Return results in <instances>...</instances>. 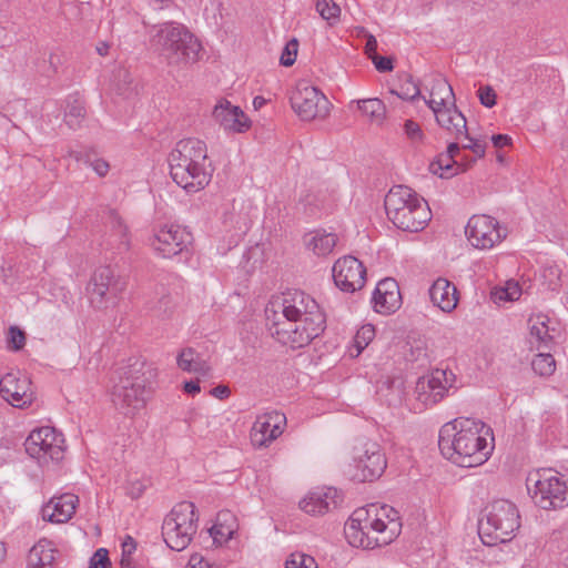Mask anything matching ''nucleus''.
<instances>
[{"mask_svg": "<svg viewBox=\"0 0 568 568\" xmlns=\"http://www.w3.org/2000/svg\"><path fill=\"white\" fill-rule=\"evenodd\" d=\"M489 433L481 420L456 418L442 426L438 447L445 458L460 467L479 466L493 450L486 438Z\"/></svg>", "mask_w": 568, "mask_h": 568, "instance_id": "nucleus-1", "label": "nucleus"}, {"mask_svg": "<svg viewBox=\"0 0 568 568\" xmlns=\"http://www.w3.org/2000/svg\"><path fill=\"white\" fill-rule=\"evenodd\" d=\"M173 181L187 192H197L211 181L213 166L207 160L206 144L199 139H183L169 154Z\"/></svg>", "mask_w": 568, "mask_h": 568, "instance_id": "nucleus-2", "label": "nucleus"}, {"mask_svg": "<svg viewBox=\"0 0 568 568\" xmlns=\"http://www.w3.org/2000/svg\"><path fill=\"white\" fill-rule=\"evenodd\" d=\"M119 382L113 386L112 402L124 415H134L144 408L153 392L156 369L146 362L135 358L121 367Z\"/></svg>", "mask_w": 568, "mask_h": 568, "instance_id": "nucleus-3", "label": "nucleus"}, {"mask_svg": "<svg viewBox=\"0 0 568 568\" xmlns=\"http://www.w3.org/2000/svg\"><path fill=\"white\" fill-rule=\"evenodd\" d=\"M151 48L169 67L182 69L199 59L201 44L181 23L164 22L150 30Z\"/></svg>", "mask_w": 568, "mask_h": 568, "instance_id": "nucleus-4", "label": "nucleus"}, {"mask_svg": "<svg viewBox=\"0 0 568 568\" xmlns=\"http://www.w3.org/2000/svg\"><path fill=\"white\" fill-rule=\"evenodd\" d=\"M384 206L388 220L405 232L423 231L432 219L428 203L405 185L393 186L385 196Z\"/></svg>", "mask_w": 568, "mask_h": 568, "instance_id": "nucleus-5", "label": "nucleus"}, {"mask_svg": "<svg viewBox=\"0 0 568 568\" xmlns=\"http://www.w3.org/2000/svg\"><path fill=\"white\" fill-rule=\"evenodd\" d=\"M402 524L397 518L383 523L374 518L367 507L353 511L345 524L344 532L349 545L357 548L374 549L390 544L400 532Z\"/></svg>", "mask_w": 568, "mask_h": 568, "instance_id": "nucleus-6", "label": "nucleus"}, {"mask_svg": "<svg viewBox=\"0 0 568 568\" xmlns=\"http://www.w3.org/2000/svg\"><path fill=\"white\" fill-rule=\"evenodd\" d=\"M402 524L397 518L383 523L374 518L367 507L353 511L345 524L344 532L349 545L357 548L374 549L390 544L400 532Z\"/></svg>", "mask_w": 568, "mask_h": 568, "instance_id": "nucleus-7", "label": "nucleus"}, {"mask_svg": "<svg viewBox=\"0 0 568 568\" xmlns=\"http://www.w3.org/2000/svg\"><path fill=\"white\" fill-rule=\"evenodd\" d=\"M520 516L515 504L497 499L487 505L478 523V532L483 544L495 546L513 539L520 527Z\"/></svg>", "mask_w": 568, "mask_h": 568, "instance_id": "nucleus-8", "label": "nucleus"}, {"mask_svg": "<svg viewBox=\"0 0 568 568\" xmlns=\"http://www.w3.org/2000/svg\"><path fill=\"white\" fill-rule=\"evenodd\" d=\"M326 327V320L320 317H291L275 316L268 329L280 344L292 349L307 346L314 338L318 337Z\"/></svg>", "mask_w": 568, "mask_h": 568, "instance_id": "nucleus-9", "label": "nucleus"}, {"mask_svg": "<svg viewBox=\"0 0 568 568\" xmlns=\"http://www.w3.org/2000/svg\"><path fill=\"white\" fill-rule=\"evenodd\" d=\"M199 515L191 501H181L165 516L162 536L166 546L175 551L184 550L197 531Z\"/></svg>", "mask_w": 568, "mask_h": 568, "instance_id": "nucleus-10", "label": "nucleus"}, {"mask_svg": "<svg viewBox=\"0 0 568 568\" xmlns=\"http://www.w3.org/2000/svg\"><path fill=\"white\" fill-rule=\"evenodd\" d=\"M527 489L534 503L541 509H561L568 506V481L552 469L529 474Z\"/></svg>", "mask_w": 568, "mask_h": 568, "instance_id": "nucleus-11", "label": "nucleus"}, {"mask_svg": "<svg viewBox=\"0 0 568 568\" xmlns=\"http://www.w3.org/2000/svg\"><path fill=\"white\" fill-rule=\"evenodd\" d=\"M352 477L361 483L379 478L387 467L385 453L377 442L358 438L352 449Z\"/></svg>", "mask_w": 568, "mask_h": 568, "instance_id": "nucleus-12", "label": "nucleus"}, {"mask_svg": "<svg viewBox=\"0 0 568 568\" xmlns=\"http://www.w3.org/2000/svg\"><path fill=\"white\" fill-rule=\"evenodd\" d=\"M126 288L124 277L116 275L110 266H101L93 273L88 286L89 302L95 310L115 307Z\"/></svg>", "mask_w": 568, "mask_h": 568, "instance_id": "nucleus-13", "label": "nucleus"}, {"mask_svg": "<svg viewBox=\"0 0 568 568\" xmlns=\"http://www.w3.org/2000/svg\"><path fill=\"white\" fill-rule=\"evenodd\" d=\"M63 442L61 434L47 426L32 430L26 439L24 447L27 454L40 463L59 462L63 458Z\"/></svg>", "mask_w": 568, "mask_h": 568, "instance_id": "nucleus-14", "label": "nucleus"}, {"mask_svg": "<svg viewBox=\"0 0 568 568\" xmlns=\"http://www.w3.org/2000/svg\"><path fill=\"white\" fill-rule=\"evenodd\" d=\"M291 105L303 121L325 118L329 113V101L315 87L300 82L291 95Z\"/></svg>", "mask_w": 568, "mask_h": 568, "instance_id": "nucleus-15", "label": "nucleus"}, {"mask_svg": "<svg viewBox=\"0 0 568 568\" xmlns=\"http://www.w3.org/2000/svg\"><path fill=\"white\" fill-rule=\"evenodd\" d=\"M465 233L471 245L480 250L491 248L506 237V232H503L498 221L484 214L471 216Z\"/></svg>", "mask_w": 568, "mask_h": 568, "instance_id": "nucleus-16", "label": "nucleus"}, {"mask_svg": "<svg viewBox=\"0 0 568 568\" xmlns=\"http://www.w3.org/2000/svg\"><path fill=\"white\" fill-rule=\"evenodd\" d=\"M149 241L159 255L172 257L186 248L192 241V235L184 227L171 224L158 230Z\"/></svg>", "mask_w": 568, "mask_h": 568, "instance_id": "nucleus-17", "label": "nucleus"}, {"mask_svg": "<svg viewBox=\"0 0 568 568\" xmlns=\"http://www.w3.org/2000/svg\"><path fill=\"white\" fill-rule=\"evenodd\" d=\"M332 272L335 285L343 292L353 293L365 285L366 268L354 256L338 258Z\"/></svg>", "mask_w": 568, "mask_h": 568, "instance_id": "nucleus-18", "label": "nucleus"}, {"mask_svg": "<svg viewBox=\"0 0 568 568\" xmlns=\"http://www.w3.org/2000/svg\"><path fill=\"white\" fill-rule=\"evenodd\" d=\"M454 374L445 369H435L429 376L418 378L415 392L417 399L426 406L440 402L453 386Z\"/></svg>", "mask_w": 568, "mask_h": 568, "instance_id": "nucleus-19", "label": "nucleus"}, {"mask_svg": "<svg viewBox=\"0 0 568 568\" xmlns=\"http://www.w3.org/2000/svg\"><path fill=\"white\" fill-rule=\"evenodd\" d=\"M285 425L286 416L281 412L272 410L258 415L250 433L252 445L257 448L267 447L283 433Z\"/></svg>", "mask_w": 568, "mask_h": 568, "instance_id": "nucleus-20", "label": "nucleus"}, {"mask_svg": "<svg viewBox=\"0 0 568 568\" xmlns=\"http://www.w3.org/2000/svg\"><path fill=\"white\" fill-rule=\"evenodd\" d=\"M0 395L10 405L24 408L32 404L34 396L30 390V381L20 372L7 373L0 379Z\"/></svg>", "mask_w": 568, "mask_h": 568, "instance_id": "nucleus-21", "label": "nucleus"}, {"mask_svg": "<svg viewBox=\"0 0 568 568\" xmlns=\"http://www.w3.org/2000/svg\"><path fill=\"white\" fill-rule=\"evenodd\" d=\"M280 316L302 318H315L316 316L320 320H326L317 302L308 294L298 290L288 291L283 294L282 313Z\"/></svg>", "mask_w": 568, "mask_h": 568, "instance_id": "nucleus-22", "label": "nucleus"}, {"mask_svg": "<svg viewBox=\"0 0 568 568\" xmlns=\"http://www.w3.org/2000/svg\"><path fill=\"white\" fill-rule=\"evenodd\" d=\"M213 118L225 131L244 132L250 128V121L242 109L226 99H221L214 106Z\"/></svg>", "mask_w": 568, "mask_h": 568, "instance_id": "nucleus-23", "label": "nucleus"}, {"mask_svg": "<svg viewBox=\"0 0 568 568\" xmlns=\"http://www.w3.org/2000/svg\"><path fill=\"white\" fill-rule=\"evenodd\" d=\"M437 124L447 131L455 140L468 138L467 120L465 115L457 109L456 103L432 110Z\"/></svg>", "mask_w": 568, "mask_h": 568, "instance_id": "nucleus-24", "label": "nucleus"}, {"mask_svg": "<svg viewBox=\"0 0 568 568\" xmlns=\"http://www.w3.org/2000/svg\"><path fill=\"white\" fill-rule=\"evenodd\" d=\"M78 503L79 497L73 494L52 497L42 507L43 519L57 524L67 523L74 515Z\"/></svg>", "mask_w": 568, "mask_h": 568, "instance_id": "nucleus-25", "label": "nucleus"}, {"mask_svg": "<svg viewBox=\"0 0 568 568\" xmlns=\"http://www.w3.org/2000/svg\"><path fill=\"white\" fill-rule=\"evenodd\" d=\"M337 498V490L335 488L317 489L310 493L300 503V506L306 514L313 516L323 515L337 507L339 503Z\"/></svg>", "mask_w": 568, "mask_h": 568, "instance_id": "nucleus-26", "label": "nucleus"}, {"mask_svg": "<svg viewBox=\"0 0 568 568\" xmlns=\"http://www.w3.org/2000/svg\"><path fill=\"white\" fill-rule=\"evenodd\" d=\"M430 301L444 312H452L457 306V288L448 280L439 277L429 288Z\"/></svg>", "mask_w": 568, "mask_h": 568, "instance_id": "nucleus-27", "label": "nucleus"}, {"mask_svg": "<svg viewBox=\"0 0 568 568\" xmlns=\"http://www.w3.org/2000/svg\"><path fill=\"white\" fill-rule=\"evenodd\" d=\"M424 101L430 110L448 106L452 102L456 103L452 85L442 75H436L432 80L429 99L424 98Z\"/></svg>", "mask_w": 568, "mask_h": 568, "instance_id": "nucleus-28", "label": "nucleus"}, {"mask_svg": "<svg viewBox=\"0 0 568 568\" xmlns=\"http://www.w3.org/2000/svg\"><path fill=\"white\" fill-rule=\"evenodd\" d=\"M57 549L52 541L40 539L28 554V566L30 568H51L55 559Z\"/></svg>", "mask_w": 568, "mask_h": 568, "instance_id": "nucleus-29", "label": "nucleus"}, {"mask_svg": "<svg viewBox=\"0 0 568 568\" xmlns=\"http://www.w3.org/2000/svg\"><path fill=\"white\" fill-rule=\"evenodd\" d=\"M85 114L83 99L78 93L70 94L65 100L64 121L67 125L72 130L79 129Z\"/></svg>", "mask_w": 568, "mask_h": 568, "instance_id": "nucleus-30", "label": "nucleus"}, {"mask_svg": "<svg viewBox=\"0 0 568 568\" xmlns=\"http://www.w3.org/2000/svg\"><path fill=\"white\" fill-rule=\"evenodd\" d=\"M475 161V159H470L467 165H463L445 152L440 153L433 162H430L429 170L433 174H438L440 178H450L458 173V169L462 168V170L465 171L467 166L473 164Z\"/></svg>", "mask_w": 568, "mask_h": 568, "instance_id": "nucleus-31", "label": "nucleus"}, {"mask_svg": "<svg viewBox=\"0 0 568 568\" xmlns=\"http://www.w3.org/2000/svg\"><path fill=\"white\" fill-rule=\"evenodd\" d=\"M529 328L531 338L536 339L535 347L537 351L550 349L554 343L552 336L549 334L545 316L529 318Z\"/></svg>", "mask_w": 568, "mask_h": 568, "instance_id": "nucleus-32", "label": "nucleus"}, {"mask_svg": "<svg viewBox=\"0 0 568 568\" xmlns=\"http://www.w3.org/2000/svg\"><path fill=\"white\" fill-rule=\"evenodd\" d=\"M336 235L315 231L311 234V239L306 241L307 247L317 256L328 255L336 245Z\"/></svg>", "mask_w": 568, "mask_h": 568, "instance_id": "nucleus-33", "label": "nucleus"}, {"mask_svg": "<svg viewBox=\"0 0 568 568\" xmlns=\"http://www.w3.org/2000/svg\"><path fill=\"white\" fill-rule=\"evenodd\" d=\"M372 302L377 313L389 314L400 306V293L399 291L395 293H383L379 298H377V295L373 294Z\"/></svg>", "mask_w": 568, "mask_h": 568, "instance_id": "nucleus-34", "label": "nucleus"}, {"mask_svg": "<svg viewBox=\"0 0 568 568\" xmlns=\"http://www.w3.org/2000/svg\"><path fill=\"white\" fill-rule=\"evenodd\" d=\"M550 349H541L531 361L534 372L540 376H550L556 371V361L549 353Z\"/></svg>", "mask_w": 568, "mask_h": 568, "instance_id": "nucleus-35", "label": "nucleus"}, {"mask_svg": "<svg viewBox=\"0 0 568 568\" xmlns=\"http://www.w3.org/2000/svg\"><path fill=\"white\" fill-rule=\"evenodd\" d=\"M178 366L186 372H205V363L199 358L193 348H185L179 354Z\"/></svg>", "mask_w": 568, "mask_h": 568, "instance_id": "nucleus-36", "label": "nucleus"}, {"mask_svg": "<svg viewBox=\"0 0 568 568\" xmlns=\"http://www.w3.org/2000/svg\"><path fill=\"white\" fill-rule=\"evenodd\" d=\"M357 108L362 111L363 114L371 118L374 121H382L386 113L385 104L382 100L374 99H363L357 100Z\"/></svg>", "mask_w": 568, "mask_h": 568, "instance_id": "nucleus-37", "label": "nucleus"}, {"mask_svg": "<svg viewBox=\"0 0 568 568\" xmlns=\"http://www.w3.org/2000/svg\"><path fill=\"white\" fill-rule=\"evenodd\" d=\"M175 302L170 294L164 293V287L161 288V296L152 302L151 311L156 317L166 318L173 314Z\"/></svg>", "mask_w": 568, "mask_h": 568, "instance_id": "nucleus-38", "label": "nucleus"}, {"mask_svg": "<svg viewBox=\"0 0 568 568\" xmlns=\"http://www.w3.org/2000/svg\"><path fill=\"white\" fill-rule=\"evenodd\" d=\"M390 93L396 94L403 100H415L420 95V89L417 83L414 82L412 75L404 74L398 90H390Z\"/></svg>", "mask_w": 568, "mask_h": 568, "instance_id": "nucleus-39", "label": "nucleus"}, {"mask_svg": "<svg viewBox=\"0 0 568 568\" xmlns=\"http://www.w3.org/2000/svg\"><path fill=\"white\" fill-rule=\"evenodd\" d=\"M315 8L320 16L328 21L329 24H334L339 18L341 8L334 0H315Z\"/></svg>", "mask_w": 568, "mask_h": 568, "instance_id": "nucleus-40", "label": "nucleus"}, {"mask_svg": "<svg viewBox=\"0 0 568 568\" xmlns=\"http://www.w3.org/2000/svg\"><path fill=\"white\" fill-rule=\"evenodd\" d=\"M108 223L114 232V236L119 237L120 246H122L123 248H128L126 226L123 224L121 217L114 210H109Z\"/></svg>", "mask_w": 568, "mask_h": 568, "instance_id": "nucleus-41", "label": "nucleus"}, {"mask_svg": "<svg viewBox=\"0 0 568 568\" xmlns=\"http://www.w3.org/2000/svg\"><path fill=\"white\" fill-rule=\"evenodd\" d=\"M285 568H318L316 560L304 552H293L285 562Z\"/></svg>", "mask_w": 568, "mask_h": 568, "instance_id": "nucleus-42", "label": "nucleus"}, {"mask_svg": "<svg viewBox=\"0 0 568 568\" xmlns=\"http://www.w3.org/2000/svg\"><path fill=\"white\" fill-rule=\"evenodd\" d=\"M375 336V328L372 324L363 325L355 335V344L358 352H362Z\"/></svg>", "mask_w": 568, "mask_h": 568, "instance_id": "nucleus-43", "label": "nucleus"}, {"mask_svg": "<svg viewBox=\"0 0 568 568\" xmlns=\"http://www.w3.org/2000/svg\"><path fill=\"white\" fill-rule=\"evenodd\" d=\"M298 41L297 39L290 40L281 54L280 63L284 67H291L294 64L297 55Z\"/></svg>", "mask_w": 568, "mask_h": 568, "instance_id": "nucleus-44", "label": "nucleus"}, {"mask_svg": "<svg viewBox=\"0 0 568 568\" xmlns=\"http://www.w3.org/2000/svg\"><path fill=\"white\" fill-rule=\"evenodd\" d=\"M367 508L374 516V518H379L383 523H387L393 518H397L399 520L397 516L398 513L393 507H389L387 505L377 506L372 504L368 505Z\"/></svg>", "mask_w": 568, "mask_h": 568, "instance_id": "nucleus-45", "label": "nucleus"}, {"mask_svg": "<svg viewBox=\"0 0 568 568\" xmlns=\"http://www.w3.org/2000/svg\"><path fill=\"white\" fill-rule=\"evenodd\" d=\"M26 344V334L17 326H11L8 334V347L12 351L21 349Z\"/></svg>", "mask_w": 568, "mask_h": 568, "instance_id": "nucleus-46", "label": "nucleus"}, {"mask_svg": "<svg viewBox=\"0 0 568 568\" xmlns=\"http://www.w3.org/2000/svg\"><path fill=\"white\" fill-rule=\"evenodd\" d=\"M120 82L116 85V91L120 95L124 98H130L134 93V88L132 87L133 79L128 71L119 72Z\"/></svg>", "mask_w": 568, "mask_h": 568, "instance_id": "nucleus-47", "label": "nucleus"}, {"mask_svg": "<svg viewBox=\"0 0 568 568\" xmlns=\"http://www.w3.org/2000/svg\"><path fill=\"white\" fill-rule=\"evenodd\" d=\"M209 532L213 539V542L221 545L223 540L232 538L234 529L232 527H224L221 524H215L212 528H210Z\"/></svg>", "mask_w": 568, "mask_h": 568, "instance_id": "nucleus-48", "label": "nucleus"}, {"mask_svg": "<svg viewBox=\"0 0 568 568\" xmlns=\"http://www.w3.org/2000/svg\"><path fill=\"white\" fill-rule=\"evenodd\" d=\"M111 561L105 548H99L90 558L89 568H110Z\"/></svg>", "mask_w": 568, "mask_h": 568, "instance_id": "nucleus-49", "label": "nucleus"}, {"mask_svg": "<svg viewBox=\"0 0 568 568\" xmlns=\"http://www.w3.org/2000/svg\"><path fill=\"white\" fill-rule=\"evenodd\" d=\"M478 98L480 103L486 108H493L496 104V92L489 85L479 88Z\"/></svg>", "mask_w": 568, "mask_h": 568, "instance_id": "nucleus-50", "label": "nucleus"}, {"mask_svg": "<svg viewBox=\"0 0 568 568\" xmlns=\"http://www.w3.org/2000/svg\"><path fill=\"white\" fill-rule=\"evenodd\" d=\"M396 291H399L397 282L393 278H385L378 282L373 294L379 298L383 293H395Z\"/></svg>", "mask_w": 568, "mask_h": 568, "instance_id": "nucleus-51", "label": "nucleus"}, {"mask_svg": "<svg viewBox=\"0 0 568 568\" xmlns=\"http://www.w3.org/2000/svg\"><path fill=\"white\" fill-rule=\"evenodd\" d=\"M371 60L379 72H390L394 69L393 60L388 57L374 53L371 55Z\"/></svg>", "mask_w": 568, "mask_h": 568, "instance_id": "nucleus-52", "label": "nucleus"}, {"mask_svg": "<svg viewBox=\"0 0 568 568\" xmlns=\"http://www.w3.org/2000/svg\"><path fill=\"white\" fill-rule=\"evenodd\" d=\"M404 130L406 135L413 141L418 142L422 141L424 134L418 123L413 120H406L404 124Z\"/></svg>", "mask_w": 568, "mask_h": 568, "instance_id": "nucleus-53", "label": "nucleus"}, {"mask_svg": "<svg viewBox=\"0 0 568 568\" xmlns=\"http://www.w3.org/2000/svg\"><path fill=\"white\" fill-rule=\"evenodd\" d=\"M187 568H217L213 564L209 562L201 554L191 555Z\"/></svg>", "mask_w": 568, "mask_h": 568, "instance_id": "nucleus-54", "label": "nucleus"}, {"mask_svg": "<svg viewBox=\"0 0 568 568\" xmlns=\"http://www.w3.org/2000/svg\"><path fill=\"white\" fill-rule=\"evenodd\" d=\"M144 485L139 481V480H134V481H131L126 488V494L132 498V499H136L139 497L142 496V494L144 493Z\"/></svg>", "mask_w": 568, "mask_h": 568, "instance_id": "nucleus-55", "label": "nucleus"}, {"mask_svg": "<svg viewBox=\"0 0 568 568\" xmlns=\"http://www.w3.org/2000/svg\"><path fill=\"white\" fill-rule=\"evenodd\" d=\"M504 296H500V298H505L507 301H515L520 295V290L518 284H511L508 283V286L503 291Z\"/></svg>", "mask_w": 568, "mask_h": 568, "instance_id": "nucleus-56", "label": "nucleus"}, {"mask_svg": "<svg viewBox=\"0 0 568 568\" xmlns=\"http://www.w3.org/2000/svg\"><path fill=\"white\" fill-rule=\"evenodd\" d=\"M469 142H471L470 150L477 158H483L485 155L486 151V144L483 143L479 140H475L468 134V138H466Z\"/></svg>", "mask_w": 568, "mask_h": 568, "instance_id": "nucleus-57", "label": "nucleus"}, {"mask_svg": "<svg viewBox=\"0 0 568 568\" xmlns=\"http://www.w3.org/2000/svg\"><path fill=\"white\" fill-rule=\"evenodd\" d=\"M136 549V542L135 540L128 536L125 538V540L122 542V557H131V555L135 551Z\"/></svg>", "mask_w": 568, "mask_h": 568, "instance_id": "nucleus-58", "label": "nucleus"}, {"mask_svg": "<svg viewBox=\"0 0 568 568\" xmlns=\"http://www.w3.org/2000/svg\"><path fill=\"white\" fill-rule=\"evenodd\" d=\"M491 142L496 149H501L511 143V138L507 134H495L491 136Z\"/></svg>", "mask_w": 568, "mask_h": 568, "instance_id": "nucleus-59", "label": "nucleus"}, {"mask_svg": "<svg viewBox=\"0 0 568 568\" xmlns=\"http://www.w3.org/2000/svg\"><path fill=\"white\" fill-rule=\"evenodd\" d=\"M210 394L219 399H225L230 396V388L225 385H219L210 390Z\"/></svg>", "mask_w": 568, "mask_h": 568, "instance_id": "nucleus-60", "label": "nucleus"}, {"mask_svg": "<svg viewBox=\"0 0 568 568\" xmlns=\"http://www.w3.org/2000/svg\"><path fill=\"white\" fill-rule=\"evenodd\" d=\"M376 50H377V40L374 36L369 34L366 39L365 53L371 59V55H373L374 53H377Z\"/></svg>", "mask_w": 568, "mask_h": 568, "instance_id": "nucleus-61", "label": "nucleus"}, {"mask_svg": "<svg viewBox=\"0 0 568 568\" xmlns=\"http://www.w3.org/2000/svg\"><path fill=\"white\" fill-rule=\"evenodd\" d=\"M183 390L186 394H189V395H192V396L196 395L201 390L199 381H187V382H185L184 385H183Z\"/></svg>", "mask_w": 568, "mask_h": 568, "instance_id": "nucleus-62", "label": "nucleus"}, {"mask_svg": "<svg viewBox=\"0 0 568 568\" xmlns=\"http://www.w3.org/2000/svg\"><path fill=\"white\" fill-rule=\"evenodd\" d=\"M93 169L100 176H104L109 171V164L105 161L98 160L95 161Z\"/></svg>", "mask_w": 568, "mask_h": 568, "instance_id": "nucleus-63", "label": "nucleus"}, {"mask_svg": "<svg viewBox=\"0 0 568 568\" xmlns=\"http://www.w3.org/2000/svg\"><path fill=\"white\" fill-rule=\"evenodd\" d=\"M460 146L457 142H450L447 146L446 153L450 155L452 159L456 160L459 155Z\"/></svg>", "mask_w": 568, "mask_h": 568, "instance_id": "nucleus-64", "label": "nucleus"}]
</instances>
